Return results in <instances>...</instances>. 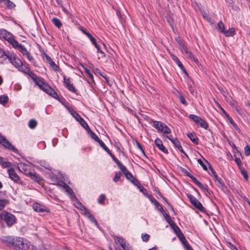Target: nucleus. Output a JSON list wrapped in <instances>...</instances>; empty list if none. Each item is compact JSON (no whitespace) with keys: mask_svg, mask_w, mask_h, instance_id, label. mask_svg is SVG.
Wrapping results in <instances>:
<instances>
[{"mask_svg":"<svg viewBox=\"0 0 250 250\" xmlns=\"http://www.w3.org/2000/svg\"><path fill=\"white\" fill-rule=\"evenodd\" d=\"M2 241L7 246L17 250H28L30 246L29 241L20 237L5 236Z\"/></svg>","mask_w":250,"mask_h":250,"instance_id":"1","label":"nucleus"},{"mask_svg":"<svg viewBox=\"0 0 250 250\" xmlns=\"http://www.w3.org/2000/svg\"><path fill=\"white\" fill-rule=\"evenodd\" d=\"M34 82L42 90L44 91L47 94L50 95L55 99H57L58 98V95L55 90L48 84L42 81L39 77L37 79L36 82Z\"/></svg>","mask_w":250,"mask_h":250,"instance_id":"2","label":"nucleus"},{"mask_svg":"<svg viewBox=\"0 0 250 250\" xmlns=\"http://www.w3.org/2000/svg\"><path fill=\"white\" fill-rule=\"evenodd\" d=\"M4 56L6 57L9 62L17 68L20 71L22 72L24 69V67H26V65L23 64L21 61L17 56L14 54H11L10 55L5 54Z\"/></svg>","mask_w":250,"mask_h":250,"instance_id":"3","label":"nucleus"},{"mask_svg":"<svg viewBox=\"0 0 250 250\" xmlns=\"http://www.w3.org/2000/svg\"><path fill=\"white\" fill-rule=\"evenodd\" d=\"M0 38L7 41L13 47H16L18 45V41L14 39L13 35L5 29H0Z\"/></svg>","mask_w":250,"mask_h":250,"instance_id":"4","label":"nucleus"},{"mask_svg":"<svg viewBox=\"0 0 250 250\" xmlns=\"http://www.w3.org/2000/svg\"><path fill=\"white\" fill-rule=\"evenodd\" d=\"M0 218L4 221L7 226L9 227L14 225L16 221L15 216L8 212H2L0 213Z\"/></svg>","mask_w":250,"mask_h":250,"instance_id":"5","label":"nucleus"},{"mask_svg":"<svg viewBox=\"0 0 250 250\" xmlns=\"http://www.w3.org/2000/svg\"><path fill=\"white\" fill-rule=\"evenodd\" d=\"M152 126L157 129L159 131L165 134H169L171 132L170 129L168 126L163 123L162 122L159 121H152Z\"/></svg>","mask_w":250,"mask_h":250,"instance_id":"6","label":"nucleus"},{"mask_svg":"<svg viewBox=\"0 0 250 250\" xmlns=\"http://www.w3.org/2000/svg\"><path fill=\"white\" fill-rule=\"evenodd\" d=\"M189 118L192 120L197 125H200L201 127L207 129L208 128V124L204 120L201 119L199 116L190 114Z\"/></svg>","mask_w":250,"mask_h":250,"instance_id":"7","label":"nucleus"},{"mask_svg":"<svg viewBox=\"0 0 250 250\" xmlns=\"http://www.w3.org/2000/svg\"><path fill=\"white\" fill-rule=\"evenodd\" d=\"M0 145L4 148L11 150L13 152H17V149L8 141L4 136L0 134Z\"/></svg>","mask_w":250,"mask_h":250,"instance_id":"8","label":"nucleus"},{"mask_svg":"<svg viewBox=\"0 0 250 250\" xmlns=\"http://www.w3.org/2000/svg\"><path fill=\"white\" fill-rule=\"evenodd\" d=\"M191 203L200 211H204L206 209L202 204L193 196L191 194L188 195Z\"/></svg>","mask_w":250,"mask_h":250,"instance_id":"9","label":"nucleus"},{"mask_svg":"<svg viewBox=\"0 0 250 250\" xmlns=\"http://www.w3.org/2000/svg\"><path fill=\"white\" fill-rule=\"evenodd\" d=\"M18 168L21 172L26 176L31 174V171L33 169L30 166L22 163L18 164Z\"/></svg>","mask_w":250,"mask_h":250,"instance_id":"10","label":"nucleus"},{"mask_svg":"<svg viewBox=\"0 0 250 250\" xmlns=\"http://www.w3.org/2000/svg\"><path fill=\"white\" fill-rule=\"evenodd\" d=\"M42 54L45 57L47 62L49 63V65L54 71L56 72H59L61 71V69L59 66L55 63L51 57L46 54L44 51H42Z\"/></svg>","mask_w":250,"mask_h":250,"instance_id":"11","label":"nucleus"},{"mask_svg":"<svg viewBox=\"0 0 250 250\" xmlns=\"http://www.w3.org/2000/svg\"><path fill=\"white\" fill-rule=\"evenodd\" d=\"M182 172L187 176L189 177L193 182L197 185L200 188L204 190H207L206 188L204 186V185L200 183L199 181L197 180V179L194 177L192 175H191L189 172H188L186 169L183 168L182 170Z\"/></svg>","mask_w":250,"mask_h":250,"instance_id":"12","label":"nucleus"},{"mask_svg":"<svg viewBox=\"0 0 250 250\" xmlns=\"http://www.w3.org/2000/svg\"><path fill=\"white\" fill-rule=\"evenodd\" d=\"M82 209L81 210L82 213L84 214L85 216L88 217L91 222L94 223L96 225H98V222L94 218V217L90 213L88 210L86 208L84 207H82Z\"/></svg>","mask_w":250,"mask_h":250,"instance_id":"13","label":"nucleus"},{"mask_svg":"<svg viewBox=\"0 0 250 250\" xmlns=\"http://www.w3.org/2000/svg\"><path fill=\"white\" fill-rule=\"evenodd\" d=\"M73 116L86 129H89V126L85 121L76 112L72 113Z\"/></svg>","mask_w":250,"mask_h":250,"instance_id":"14","label":"nucleus"},{"mask_svg":"<svg viewBox=\"0 0 250 250\" xmlns=\"http://www.w3.org/2000/svg\"><path fill=\"white\" fill-rule=\"evenodd\" d=\"M178 230V231L180 232V235L178 236L180 237L181 242L183 243V244L184 245L185 248L187 250H190L192 249V248L189 246L188 244V241L186 240L185 236L183 235L181 231H180L179 228L177 227H176V228L175 229V231H176V230Z\"/></svg>","mask_w":250,"mask_h":250,"instance_id":"15","label":"nucleus"},{"mask_svg":"<svg viewBox=\"0 0 250 250\" xmlns=\"http://www.w3.org/2000/svg\"><path fill=\"white\" fill-rule=\"evenodd\" d=\"M8 173L9 178L15 182H18L20 181V177L16 173L14 168H9L8 170Z\"/></svg>","mask_w":250,"mask_h":250,"instance_id":"16","label":"nucleus"},{"mask_svg":"<svg viewBox=\"0 0 250 250\" xmlns=\"http://www.w3.org/2000/svg\"><path fill=\"white\" fill-rule=\"evenodd\" d=\"M24 69L23 70L22 72L27 74L29 75L34 82H36L37 79L39 78L33 72L31 71L30 68L28 67H24Z\"/></svg>","mask_w":250,"mask_h":250,"instance_id":"17","label":"nucleus"},{"mask_svg":"<svg viewBox=\"0 0 250 250\" xmlns=\"http://www.w3.org/2000/svg\"><path fill=\"white\" fill-rule=\"evenodd\" d=\"M171 57L173 60L177 64L178 66L180 68V69L186 74H187V72L186 71V70L183 65V64L181 63V62L180 61L179 59L177 56L173 54H171Z\"/></svg>","mask_w":250,"mask_h":250,"instance_id":"18","label":"nucleus"},{"mask_svg":"<svg viewBox=\"0 0 250 250\" xmlns=\"http://www.w3.org/2000/svg\"><path fill=\"white\" fill-rule=\"evenodd\" d=\"M58 186L64 189L68 195H72L73 194L72 189L65 183L62 182L58 184Z\"/></svg>","mask_w":250,"mask_h":250,"instance_id":"19","label":"nucleus"},{"mask_svg":"<svg viewBox=\"0 0 250 250\" xmlns=\"http://www.w3.org/2000/svg\"><path fill=\"white\" fill-rule=\"evenodd\" d=\"M156 146L163 152L167 153V149L163 146L162 141L159 139H156L155 141Z\"/></svg>","mask_w":250,"mask_h":250,"instance_id":"20","label":"nucleus"},{"mask_svg":"<svg viewBox=\"0 0 250 250\" xmlns=\"http://www.w3.org/2000/svg\"><path fill=\"white\" fill-rule=\"evenodd\" d=\"M114 241L116 244L121 245L124 250H126L125 243L122 238L115 236L114 237Z\"/></svg>","mask_w":250,"mask_h":250,"instance_id":"21","label":"nucleus"},{"mask_svg":"<svg viewBox=\"0 0 250 250\" xmlns=\"http://www.w3.org/2000/svg\"><path fill=\"white\" fill-rule=\"evenodd\" d=\"M185 53L187 55L188 57L191 61L194 62L196 64L199 63L198 59L192 54V53L188 51V49L185 51Z\"/></svg>","mask_w":250,"mask_h":250,"instance_id":"22","label":"nucleus"},{"mask_svg":"<svg viewBox=\"0 0 250 250\" xmlns=\"http://www.w3.org/2000/svg\"><path fill=\"white\" fill-rule=\"evenodd\" d=\"M15 48H18L20 52L22 54L23 56H25L27 55L29 52L27 50L26 48L22 44H19L16 47H14Z\"/></svg>","mask_w":250,"mask_h":250,"instance_id":"23","label":"nucleus"},{"mask_svg":"<svg viewBox=\"0 0 250 250\" xmlns=\"http://www.w3.org/2000/svg\"><path fill=\"white\" fill-rule=\"evenodd\" d=\"M27 176L30 177L32 180L35 182H39L41 179L40 176L32 169L31 171V174H29Z\"/></svg>","mask_w":250,"mask_h":250,"instance_id":"24","label":"nucleus"},{"mask_svg":"<svg viewBox=\"0 0 250 250\" xmlns=\"http://www.w3.org/2000/svg\"><path fill=\"white\" fill-rule=\"evenodd\" d=\"M122 171L124 172V174L125 175L126 178L133 183V180H135V178L131 174L130 172H129L127 168L125 167V170L122 169Z\"/></svg>","mask_w":250,"mask_h":250,"instance_id":"25","label":"nucleus"},{"mask_svg":"<svg viewBox=\"0 0 250 250\" xmlns=\"http://www.w3.org/2000/svg\"><path fill=\"white\" fill-rule=\"evenodd\" d=\"M235 30L234 28H229L228 30H225L223 34L226 37H232L235 34Z\"/></svg>","mask_w":250,"mask_h":250,"instance_id":"26","label":"nucleus"},{"mask_svg":"<svg viewBox=\"0 0 250 250\" xmlns=\"http://www.w3.org/2000/svg\"><path fill=\"white\" fill-rule=\"evenodd\" d=\"M188 136L194 144L196 145L198 144V138L197 137L196 134L194 133H189L188 134Z\"/></svg>","mask_w":250,"mask_h":250,"instance_id":"27","label":"nucleus"},{"mask_svg":"<svg viewBox=\"0 0 250 250\" xmlns=\"http://www.w3.org/2000/svg\"><path fill=\"white\" fill-rule=\"evenodd\" d=\"M33 208L36 211L39 212H44L46 210L44 208L42 207L39 204H34L33 205Z\"/></svg>","mask_w":250,"mask_h":250,"instance_id":"28","label":"nucleus"},{"mask_svg":"<svg viewBox=\"0 0 250 250\" xmlns=\"http://www.w3.org/2000/svg\"><path fill=\"white\" fill-rule=\"evenodd\" d=\"M213 180L215 182H217V186L219 187H223L224 186L223 182L222 181V179L220 178H219L217 174H214V176H213Z\"/></svg>","mask_w":250,"mask_h":250,"instance_id":"29","label":"nucleus"},{"mask_svg":"<svg viewBox=\"0 0 250 250\" xmlns=\"http://www.w3.org/2000/svg\"><path fill=\"white\" fill-rule=\"evenodd\" d=\"M53 23L58 28H60L62 26V24L59 19L54 18L52 20Z\"/></svg>","mask_w":250,"mask_h":250,"instance_id":"30","label":"nucleus"},{"mask_svg":"<svg viewBox=\"0 0 250 250\" xmlns=\"http://www.w3.org/2000/svg\"><path fill=\"white\" fill-rule=\"evenodd\" d=\"M83 32L86 35V36L90 39L91 42H92V43L94 44L96 42L95 41V39L94 38L92 37V36L88 32H86L85 30H83Z\"/></svg>","mask_w":250,"mask_h":250,"instance_id":"31","label":"nucleus"},{"mask_svg":"<svg viewBox=\"0 0 250 250\" xmlns=\"http://www.w3.org/2000/svg\"><path fill=\"white\" fill-rule=\"evenodd\" d=\"M37 125V122L35 120L31 119L29 122V127L31 129H34Z\"/></svg>","mask_w":250,"mask_h":250,"instance_id":"32","label":"nucleus"},{"mask_svg":"<svg viewBox=\"0 0 250 250\" xmlns=\"http://www.w3.org/2000/svg\"><path fill=\"white\" fill-rule=\"evenodd\" d=\"M217 26L218 29L221 33H224L225 31V25L224 23L222 22V21H219L217 24Z\"/></svg>","mask_w":250,"mask_h":250,"instance_id":"33","label":"nucleus"},{"mask_svg":"<svg viewBox=\"0 0 250 250\" xmlns=\"http://www.w3.org/2000/svg\"><path fill=\"white\" fill-rule=\"evenodd\" d=\"M8 98L6 96H0V103L3 104H5L8 102Z\"/></svg>","mask_w":250,"mask_h":250,"instance_id":"34","label":"nucleus"},{"mask_svg":"<svg viewBox=\"0 0 250 250\" xmlns=\"http://www.w3.org/2000/svg\"><path fill=\"white\" fill-rule=\"evenodd\" d=\"M105 198L106 197L104 194H101L98 199V203L102 205L104 204Z\"/></svg>","mask_w":250,"mask_h":250,"instance_id":"35","label":"nucleus"},{"mask_svg":"<svg viewBox=\"0 0 250 250\" xmlns=\"http://www.w3.org/2000/svg\"><path fill=\"white\" fill-rule=\"evenodd\" d=\"M8 203L6 200L0 199V211Z\"/></svg>","mask_w":250,"mask_h":250,"instance_id":"36","label":"nucleus"},{"mask_svg":"<svg viewBox=\"0 0 250 250\" xmlns=\"http://www.w3.org/2000/svg\"><path fill=\"white\" fill-rule=\"evenodd\" d=\"M66 87L71 92L73 93L76 92V89L74 87V85L72 83H70V84L66 85Z\"/></svg>","mask_w":250,"mask_h":250,"instance_id":"37","label":"nucleus"},{"mask_svg":"<svg viewBox=\"0 0 250 250\" xmlns=\"http://www.w3.org/2000/svg\"><path fill=\"white\" fill-rule=\"evenodd\" d=\"M63 84L65 87L66 86V85H68L71 83L70 78H66V77L65 75H63Z\"/></svg>","mask_w":250,"mask_h":250,"instance_id":"38","label":"nucleus"},{"mask_svg":"<svg viewBox=\"0 0 250 250\" xmlns=\"http://www.w3.org/2000/svg\"><path fill=\"white\" fill-rule=\"evenodd\" d=\"M4 3L9 8H12L15 6V4L10 0H6Z\"/></svg>","mask_w":250,"mask_h":250,"instance_id":"39","label":"nucleus"},{"mask_svg":"<svg viewBox=\"0 0 250 250\" xmlns=\"http://www.w3.org/2000/svg\"><path fill=\"white\" fill-rule=\"evenodd\" d=\"M89 130H90L89 129ZM90 131V135L91 136V137L94 139L95 141H97L99 138L98 137V136H97L93 132L91 131V130Z\"/></svg>","mask_w":250,"mask_h":250,"instance_id":"40","label":"nucleus"},{"mask_svg":"<svg viewBox=\"0 0 250 250\" xmlns=\"http://www.w3.org/2000/svg\"><path fill=\"white\" fill-rule=\"evenodd\" d=\"M28 60L29 61L33 63L34 62V59L32 55H31L29 53H28L27 55L25 56Z\"/></svg>","mask_w":250,"mask_h":250,"instance_id":"41","label":"nucleus"},{"mask_svg":"<svg viewBox=\"0 0 250 250\" xmlns=\"http://www.w3.org/2000/svg\"><path fill=\"white\" fill-rule=\"evenodd\" d=\"M205 162L208 164V165H209V170H210L211 171V173H210V175L213 177V176H214V174H216V172H215V171L214 170L213 168L211 167V166L209 165V164L208 163V162L206 161V160H205Z\"/></svg>","mask_w":250,"mask_h":250,"instance_id":"42","label":"nucleus"},{"mask_svg":"<svg viewBox=\"0 0 250 250\" xmlns=\"http://www.w3.org/2000/svg\"><path fill=\"white\" fill-rule=\"evenodd\" d=\"M245 153L247 156H250V147L249 146H246L244 148Z\"/></svg>","mask_w":250,"mask_h":250,"instance_id":"43","label":"nucleus"},{"mask_svg":"<svg viewBox=\"0 0 250 250\" xmlns=\"http://www.w3.org/2000/svg\"><path fill=\"white\" fill-rule=\"evenodd\" d=\"M179 45L180 46V49L182 51L185 52L186 50L188 49L187 47L185 45L183 42H181Z\"/></svg>","mask_w":250,"mask_h":250,"instance_id":"44","label":"nucleus"},{"mask_svg":"<svg viewBox=\"0 0 250 250\" xmlns=\"http://www.w3.org/2000/svg\"><path fill=\"white\" fill-rule=\"evenodd\" d=\"M117 166L119 167L120 169L122 170V169L125 170V167L122 165V164L119 161V160H117V162H115Z\"/></svg>","mask_w":250,"mask_h":250,"instance_id":"45","label":"nucleus"},{"mask_svg":"<svg viewBox=\"0 0 250 250\" xmlns=\"http://www.w3.org/2000/svg\"><path fill=\"white\" fill-rule=\"evenodd\" d=\"M217 107L222 111V112L226 116H229V115L226 112V111L223 109V108L221 106V105L217 102L216 103Z\"/></svg>","mask_w":250,"mask_h":250,"instance_id":"46","label":"nucleus"},{"mask_svg":"<svg viewBox=\"0 0 250 250\" xmlns=\"http://www.w3.org/2000/svg\"><path fill=\"white\" fill-rule=\"evenodd\" d=\"M142 238L143 241L147 242L149 238V235L147 234H145L142 235Z\"/></svg>","mask_w":250,"mask_h":250,"instance_id":"47","label":"nucleus"},{"mask_svg":"<svg viewBox=\"0 0 250 250\" xmlns=\"http://www.w3.org/2000/svg\"><path fill=\"white\" fill-rule=\"evenodd\" d=\"M197 162L199 164H200L203 168V169L205 170H207V166L203 163L202 160L201 159H198Z\"/></svg>","mask_w":250,"mask_h":250,"instance_id":"48","label":"nucleus"},{"mask_svg":"<svg viewBox=\"0 0 250 250\" xmlns=\"http://www.w3.org/2000/svg\"><path fill=\"white\" fill-rule=\"evenodd\" d=\"M165 216L167 223H168L170 225H171V223H173L172 219H171L170 216L168 214L165 213Z\"/></svg>","mask_w":250,"mask_h":250,"instance_id":"49","label":"nucleus"},{"mask_svg":"<svg viewBox=\"0 0 250 250\" xmlns=\"http://www.w3.org/2000/svg\"><path fill=\"white\" fill-rule=\"evenodd\" d=\"M0 164L4 167H7L10 166V163L3 161V159L2 160V162H0Z\"/></svg>","mask_w":250,"mask_h":250,"instance_id":"50","label":"nucleus"},{"mask_svg":"<svg viewBox=\"0 0 250 250\" xmlns=\"http://www.w3.org/2000/svg\"><path fill=\"white\" fill-rule=\"evenodd\" d=\"M173 144L176 147H181V144L176 139H175V140H173Z\"/></svg>","mask_w":250,"mask_h":250,"instance_id":"51","label":"nucleus"},{"mask_svg":"<svg viewBox=\"0 0 250 250\" xmlns=\"http://www.w3.org/2000/svg\"><path fill=\"white\" fill-rule=\"evenodd\" d=\"M232 105L235 109V110L237 111V112L239 114H241V110H242L241 108L238 105H235V104H232Z\"/></svg>","mask_w":250,"mask_h":250,"instance_id":"52","label":"nucleus"},{"mask_svg":"<svg viewBox=\"0 0 250 250\" xmlns=\"http://www.w3.org/2000/svg\"><path fill=\"white\" fill-rule=\"evenodd\" d=\"M120 177H121V174L116 173L115 175L114 178V181L115 182H117L119 181V180L120 179Z\"/></svg>","mask_w":250,"mask_h":250,"instance_id":"53","label":"nucleus"},{"mask_svg":"<svg viewBox=\"0 0 250 250\" xmlns=\"http://www.w3.org/2000/svg\"><path fill=\"white\" fill-rule=\"evenodd\" d=\"M235 163L237 164V165H238V166L240 167L242 164V163L240 160V158H235Z\"/></svg>","mask_w":250,"mask_h":250,"instance_id":"54","label":"nucleus"},{"mask_svg":"<svg viewBox=\"0 0 250 250\" xmlns=\"http://www.w3.org/2000/svg\"><path fill=\"white\" fill-rule=\"evenodd\" d=\"M180 102L183 104L187 105V102H186L185 98L183 96H181L179 98Z\"/></svg>","mask_w":250,"mask_h":250,"instance_id":"55","label":"nucleus"},{"mask_svg":"<svg viewBox=\"0 0 250 250\" xmlns=\"http://www.w3.org/2000/svg\"><path fill=\"white\" fill-rule=\"evenodd\" d=\"M241 173L243 175V176H244V178L245 179H248V176L247 174V172L245 169H242L241 170Z\"/></svg>","mask_w":250,"mask_h":250,"instance_id":"56","label":"nucleus"},{"mask_svg":"<svg viewBox=\"0 0 250 250\" xmlns=\"http://www.w3.org/2000/svg\"><path fill=\"white\" fill-rule=\"evenodd\" d=\"M85 72H86V73L89 76V77L91 79H93V76L92 74L90 72V70H88V69H86V68L85 69Z\"/></svg>","mask_w":250,"mask_h":250,"instance_id":"57","label":"nucleus"},{"mask_svg":"<svg viewBox=\"0 0 250 250\" xmlns=\"http://www.w3.org/2000/svg\"><path fill=\"white\" fill-rule=\"evenodd\" d=\"M107 153H109L110 150L108 148V147L106 146V145L104 144L101 146Z\"/></svg>","mask_w":250,"mask_h":250,"instance_id":"58","label":"nucleus"},{"mask_svg":"<svg viewBox=\"0 0 250 250\" xmlns=\"http://www.w3.org/2000/svg\"><path fill=\"white\" fill-rule=\"evenodd\" d=\"M94 45L97 50V52H100L101 54L104 53L100 49V46L97 44L96 42L95 44H94Z\"/></svg>","mask_w":250,"mask_h":250,"instance_id":"59","label":"nucleus"},{"mask_svg":"<svg viewBox=\"0 0 250 250\" xmlns=\"http://www.w3.org/2000/svg\"><path fill=\"white\" fill-rule=\"evenodd\" d=\"M21 86L19 84H16L14 85V90L16 91H19L21 89Z\"/></svg>","mask_w":250,"mask_h":250,"instance_id":"60","label":"nucleus"},{"mask_svg":"<svg viewBox=\"0 0 250 250\" xmlns=\"http://www.w3.org/2000/svg\"><path fill=\"white\" fill-rule=\"evenodd\" d=\"M81 206L84 207L80 202H77L76 207L80 210H81L82 209V208Z\"/></svg>","mask_w":250,"mask_h":250,"instance_id":"61","label":"nucleus"},{"mask_svg":"<svg viewBox=\"0 0 250 250\" xmlns=\"http://www.w3.org/2000/svg\"><path fill=\"white\" fill-rule=\"evenodd\" d=\"M160 196L162 197V198L163 199V200L165 204H167V206H170V204L167 202V199H166L165 197H164V196H163L162 195V194H160Z\"/></svg>","mask_w":250,"mask_h":250,"instance_id":"62","label":"nucleus"},{"mask_svg":"<svg viewBox=\"0 0 250 250\" xmlns=\"http://www.w3.org/2000/svg\"><path fill=\"white\" fill-rule=\"evenodd\" d=\"M108 154L112 157L113 160L116 158L115 156L111 152V151L108 153Z\"/></svg>","mask_w":250,"mask_h":250,"instance_id":"63","label":"nucleus"},{"mask_svg":"<svg viewBox=\"0 0 250 250\" xmlns=\"http://www.w3.org/2000/svg\"><path fill=\"white\" fill-rule=\"evenodd\" d=\"M45 168L47 169H50V166L47 164H45L44 165H42Z\"/></svg>","mask_w":250,"mask_h":250,"instance_id":"64","label":"nucleus"}]
</instances>
